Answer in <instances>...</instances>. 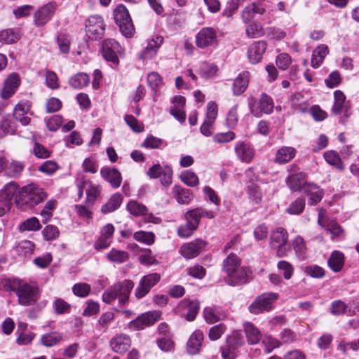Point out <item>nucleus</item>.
Masks as SVG:
<instances>
[{"label": "nucleus", "instance_id": "nucleus-12", "mask_svg": "<svg viewBox=\"0 0 359 359\" xmlns=\"http://www.w3.org/2000/svg\"><path fill=\"white\" fill-rule=\"evenodd\" d=\"M104 20L101 16L91 15L86 22V32L90 38L97 39L104 33Z\"/></svg>", "mask_w": 359, "mask_h": 359}, {"label": "nucleus", "instance_id": "nucleus-36", "mask_svg": "<svg viewBox=\"0 0 359 359\" xmlns=\"http://www.w3.org/2000/svg\"><path fill=\"white\" fill-rule=\"evenodd\" d=\"M328 266L334 272H339L344 264V255L338 250L332 252L327 260Z\"/></svg>", "mask_w": 359, "mask_h": 359}, {"label": "nucleus", "instance_id": "nucleus-21", "mask_svg": "<svg viewBox=\"0 0 359 359\" xmlns=\"http://www.w3.org/2000/svg\"><path fill=\"white\" fill-rule=\"evenodd\" d=\"M20 83V79L17 74H11L4 81V87L1 93L3 99L12 97Z\"/></svg>", "mask_w": 359, "mask_h": 359}, {"label": "nucleus", "instance_id": "nucleus-8", "mask_svg": "<svg viewBox=\"0 0 359 359\" xmlns=\"http://www.w3.org/2000/svg\"><path fill=\"white\" fill-rule=\"evenodd\" d=\"M278 294L274 292L264 293L259 296L249 306V311L253 314L269 311L272 309L273 302L278 299Z\"/></svg>", "mask_w": 359, "mask_h": 359}, {"label": "nucleus", "instance_id": "nucleus-59", "mask_svg": "<svg viewBox=\"0 0 359 359\" xmlns=\"http://www.w3.org/2000/svg\"><path fill=\"white\" fill-rule=\"evenodd\" d=\"M162 172L158 178L161 183L165 187H168L172 182V169L170 166H164Z\"/></svg>", "mask_w": 359, "mask_h": 359}, {"label": "nucleus", "instance_id": "nucleus-4", "mask_svg": "<svg viewBox=\"0 0 359 359\" xmlns=\"http://www.w3.org/2000/svg\"><path fill=\"white\" fill-rule=\"evenodd\" d=\"M287 231L278 227L272 232L270 237V248L276 252V255L278 258L285 257L290 252V245L287 243Z\"/></svg>", "mask_w": 359, "mask_h": 359}, {"label": "nucleus", "instance_id": "nucleus-33", "mask_svg": "<svg viewBox=\"0 0 359 359\" xmlns=\"http://www.w3.org/2000/svg\"><path fill=\"white\" fill-rule=\"evenodd\" d=\"M305 174L303 172H297L291 175L287 180L288 187L291 190L303 192V187L307 184L305 183Z\"/></svg>", "mask_w": 359, "mask_h": 359}, {"label": "nucleus", "instance_id": "nucleus-44", "mask_svg": "<svg viewBox=\"0 0 359 359\" xmlns=\"http://www.w3.org/2000/svg\"><path fill=\"white\" fill-rule=\"evenodd\" d=\"M62 339V335L60 333L53 332L43 334L41 337V341L44 346H52L60 342Z\"/></svg>", "mask_w": 359, "mask_h": 359}, {"label": "nucleus", "instance_id": "nucleus-24", "mask_svg": "<svg viewBox=\"0 0 359 359\" xmlns=\"http://www.w3.org/2000/svg\"><path fill=\"white\" fill-rule=\"evenodd\" d=\"M237 157L243 162L250 163L254 157V150L243 141L238 142L234 148Z\"/></svg>", "mask_w": 359, "mask_h": 359}, {"label": "nucleus", "instance_id": "nucleus-13", "mask_svg": "<svg viewBox=\"0 0 359 359\" xmlns=\"http://www.w3.org/2000/svg\"><path fill=\"white\" fill-rule=\"evenodd\" d=\"M121 53L122 48L116 40L109 39L103 41L102 54L106 60L113 64H118L119 61L118 54Z\"/></svg>", "mask_w": 359, "mask_h": 359}, {"label": "nucleus", "instance_id": "nucleus-56", "mask_svg": "<svg viewBox=\"0 0 359 359\" xmlns=\"http://www.w3.org/2000/svg\"><path fill=\"white\" fill-rule=\"evenodd\" d=\"M56 207V201L51 199L49 200L43 207V210L41 212V215L43 218V222H47L50 217H52L53 214L51 211L54 210Z\"/></svg>", "mask_w": 359, "mask_h": 359}, {"label": "nucleus", "instance_id": "nucleus-50", "mask_svg": "<svg viewBox=\"0 0 359 359\" xmlns=\"http://www.w3.org/2000/svg\"><path fill=\"white\" fill-rule=\"evenodd\" d=\"M17 251L20 255L27 257L32 254L34 244L30 241H22L17 245Z\"/></svg>", "mask_w": 359, "mask_h": 359}, {"label": "nucleus", "instance_id": "nucleus-6", "mask_svg": "<svg viewBox=\"0 0 359 359\" xmlns=\"http://www.w3.org/2000/svg\"><path fill=\"white\" fill-rule=\"evenodd\" d=\"M114 17L121 34L126 38L132 37L135 28L126 7L123 4L117 6L114 11Z\"/></svg>", "mask_w": 359, "mask_h": 359}, {"label": "nucleus", "instance_id": "nucleus-61", "mask_svg": "<svg viewBox=\"0 0 359 359\" xmlns=\"http://www.w3.org/2000/svg\"><path fill=\"white\" fill-rule=\"evenodd\" d=\"M226 331V326L224 324H219L210 329L208 337L211 341L219 339Z\"/></svg>", "mask_w": 359, "mask_h": 359}, {"label": "nucleus", "instance_id": "nucleus-27", "mask_svg": "<svg viewBox=\"0 0 359 359\" xmlns=\"http://www.w3.org/2000/svg\"><path fill=\"white\" fill-rule=\"evenodd\" d=\"M203 340V333L201 330H196L190 336L187 344V351L190 355L198 353Z\"/></svg>", "mask_w": 359, "mask_h": 359}, {"label": "nucleus", "instance_id": "nucleus-39", "mask_svg": "<svg viewBox=\"0 0 359 359\" xmlns=\"http://www.w3.org/2000/svg\"><path fill=\"white\" fill-rule=\"evenodd\" d=\"M90 78L88 74L83 72L78 73L72 76L69 80V84L75 89H80L87 86Z\"/></svg>", "mask_w": 359, "mask_h": 359}, {"label": "nucleus", "instance_id": "nucleus-51", "mask_svg": "<svg viewBox=\"0 0 359 359\" xmlns=\"http://www.w3.org/2000/svg\"><path fill=\"white\" fill-rule=\"evenodd\" d=\"M133 238L138 242L151 245L154 242L155 236L152 232L140 231L135 232L133 235Z\"/></svg>", "mask_w": 359, "mask_h": 359}, {"label": "nucleus", "instance_id": "nucleus-29", "mask_svg": "<svg viewBox=\"0 0 359 359\" xmlns=\"http://www.w3.org/2000/svg\"><path fill=\"white\" fill-rule=\"evenodd\" d=\"M295 155L296 150L294 148L283 146L277 150L274 162L278 164H285L293 159Z\"/></svg>", "mask_w": 359, "mask_h": 359}, {"label": "nucleus", "instance_id": "nucleus-16", "mask_svg": "<svg viewBox=\"0 0 359 359\" xmlns=\"http://www.w3.org/2000/svg\"><path fill=\"white\" fill-rule=\"evenodd\" d=\"M215 216V213L213 211L208 210L203 208H196L187 211L185 213V219L187 222L191 224L196 229L198 228L201 219L203 217H205L209 219H212Z\"/></svg>", "mask_w": 359, "mask_h": 359}, {"label": "nucleus", "instance_id": "nucleus-28", "mask_svg": "<svg viewBox=\"0 0 359 359\" xmlns=\"http://www.w3.org/2000/svg\"><path fill=\"white\" fill-rule=\"evenodd\" d=\"M29 105L27 102L18 103L13 111V116L22 125L27 126L30 122V118L28 116Z\"/></svg>", "mask_w": 359, "mask_h": 359}, {"label": "nucleus", "instance_id": "nucleus-35", "mask_svg": "<svg viewBox=\"0 0 359 359\" xmlns=\"http://www.w3.org/2000/svg\"><path fill=\"white\" fill-rule=\"evenodd\" d=\"M203 316L206 323L214 324L219 320H224L226 315L220 312L217 307H207L203 311Z\"/></svg>", "mask_w": 359, "mask_h": 359}, {"label": "nucleus", "instance_id": "nucleus-18", "mask_svg": "<svg viewBox=\"0 0 359 359\" xmlns=\"http://www.w3.org/2000/svg\"><path fill=\"white\" fill-rule=\"evenodd\" d=\"M114 226L111 224L104 226L100 231V236L94 244L97 250H102L107 248L112 242L114 233Z\"/></svg>", "mask_w": 359, "mask_h": 359}, {"label": "nucleus", "instance_id": "nucleus-63", "mask_svg": "<svg viewBox=\"0 0 359 359\" xmlns=\"http://www.w3.org/2000/svg\"><path fill=\"white\" fill-rule=\"evenodd\" d=\"M42 233L45 240L53 241L58 237L59 230L55 226L48 225L43 229Z\"/></svg>", "mask_w": 359, "mask_h": 359}, {"label": "nucleus", "instance_id": "nucleus-40", "mask_svg": "<svg viewBox=\"0 0 359 359\" xmlns=\"http://www.w3.org/2000/svg\"><path fill=\"white\" fill-rule=\"evenodd\" d=\"M318 222L331 233L333 238L340 237L344 234V230L340 225L334 220L328 221L325 223L319 217Z\"/></svg>", "mask_w": 359, "mask_h": 359}, {"label": "nucleus", "instance_id": "nucleus-15", "mask_svg": "<svg viewBox=\"0 0 359 359\" xmlns=\"http://www.w3.org/2000/svg\"><path fill=\"white\" fill-rule=\"evenodd\" d=\"M259 104V108H257L253 101L249 102L250 112L255 116L259 117L262 116V113L269 114L273 111L274 107L273 101L272 98L266 93H262L260 95Z\"/></svg>", "mask_w": 359, "mask_h": 359}, {"label": "nucleus", "instance_id": "nucleus-48", "mask_svg": "<svg viewBox=\"0 0 359 359\" xmlns=\"http://www.w3.org/2000/svg\"><path fill=\"white\" fill-rule=\"evenodd\" d=\"M40 228L39 221L34 217L26 219L19 225L20 231H37Z\"/></svg>", "mask_w": 359, "mask_h": 359}, {"label": "nucleus", "instance_id": "nucleus-9", "mask_svg": "<svg viewBox=\"0 0 359 359\" xmlns=\"http://www.w3.org/2000/svg\"><path fill=\"white\" fill-rule=\"evenodd\" d=\"M57 5L51 1L41 6L33 15V24L37 27L46 25L54 15Z\"/></svg>", "mask_w": 359, "mask_h": 359}, {"label": "nucleus", "instance_id": "nucleus-34", "mask_svg": "<svg viewBox=\"0 0 359 359\" xmlns=\"http://www.w3.org/2000/svg\"><path fill=\"white\" fill-rule=\"evenodd\" d=\"M172 194L180 204H188L193 199L192 192L189 189H184L179 185L174 186Z\"/></svg>", "mask_w": 359, "mask_h": 359}, {"label": "nucleus", "instance_id": "nucleus-58", "mask_svg": "<svg viewBox=\"0 0 359 359\" xmlns=\"http://www.w3.org/2000/svg\"><path fill=\"white\" fill-rule=\"evenodd\" d=\"M57 43L60 50L62 53H67L69 51L70 40L68 35L60 33L57 36Z\"/></svg>", "mask_w": 359, "mask_h": 359}, {"label": "nucleus", "instance_id": "nucleus-38", "mask_svg": "<svg viewBox=\"0 0 359 359\" xmlns=\"http://www.w3.org/2000/svg\"><path fill=\"white\" fill-rule=\"evenodd\" d=\"M25 165L22 162L12 160L11 162L8 161V164L5 168L4 173L10 177H18L22 172Z\"/></svg>", "mask_w": 359, "mask_h": 359}, {"label": "nucleus", "instance_id": "nucleus-10", "mask_svg": "<svg viewBox=\"0 0 359 359\" xmlns=\"http://www.w3.org/2000/svg\"><path fill=\"white\" fill-rule=\"evenodd\" d=\"M217 42V34L212 27H203L196 35V45L201 49L214 46Z\"/></svg>", "mask_w": 359, "mask_h": 359}, {"label": "nucleus", "instance_id": "nucleus-47", "mask_svg": "<svg viewBox=\"0 0 359 359\" xmlns=\"http://www.w3.org/2000/svg\"><path fill=\"white\" fill-rule=\"evenodd\" d=\"M248 194L250 200L255 203L259 204L262 198V193L259 187L255 184H251L248 187Z\"/></svg>", "mask_w": 359, "mask_h": 359}, {"label": "nucleus", "instance_id": "nucleus-52", "mask_svg": "<svg viewBox=\"0 0 359 359\" xmlns=\"http://www.w3.org/2000/svg\"><path fill=\"white\" fill-rule=\"evenodd\" d=\"M91 290V287L89 284L85 283H79L75 284L72 287L73 293L79 297H86Z\"/></svg>", "mask_w": 359, "mask_h": 359}, {"label": "nucleus", "instance_id": "nucleus-31", "mask_svg": "<svg viewBox=\"0 0 359 359\" xmlns=\"http://www.w3.org/2000/svg\"><path fill=\"white\" fill-rule=\"evenodd\" d=\"M18 185L15 182H9L0 191V203L12 205V201L18 190Z\"/></svg>", "mask_w": 359, "mask_h": 359}, {"label": "nucleus", "instance_id": "nucleus-7", "mask_svg": "<svg viewBox=\"0 0 359 359\" xmlns=\"http://www.w3.org/2000/svg\"><path fill=\"white\" fill-rule=\"evenodd\" d=\"M332 112L334 115H342L339 119V123L341 124H344L351 115L349 102L346 100V96L341 90H336L334 93V104L332 107Z\"/></svg>", "mask_w": 359, "mask_h": 359}, {"label": "nucleus", "instance_id": "nucleus-53", "mask_svg": "<svg viewBox=\"0 0 359 359\" xmlns=\"http://www.w3.org/2000/svg\"><path fill=\"white\" fill-rule=\"evenodd\" d=\"M217 67L214 64L203 62L199 69V74L204 78H210L216 74Z\"/></svg>", "mask_w": 359, "mask_h": 359}, {"label": "nucleus", "instance_id": "nucleus-19", "mask_svg": "<svg viewBox=\"0 0 359 359\" xmlns=\"http://www.w3.org/2000/svg\"><path fill=\"white\" fill-rule=\"evenodd\" d=\"M128 211L133 215L146 216L149 222L158 223L159 219L154 217L151 213H148V208L137 201H130L127 204Z\"/></svg>", "mask_w": 359, "mask_h": 359}, {"label": "nucleus", "instance_id": "nucleus-11", "mask_svg": "<svg viewBox=\"0 0 359 359\" xmlns=\"http://www.w3.org/2000/svg\"><path fill=\"white\" fill-rule=\"evenodd\" d=\"M161 280V275L158 273H152L144 276L138 286L135 290V295L137 299L142 298L148 294L150 290L156 285Z\"/></svg>", "mask_w": 359, "mask_h": 359}, {"label": "nucleus", "instance_id": "nucleus-46", "mask_svg": "<svg viewBox=\"0 0 359 359\" xmlns=\"http://www.w3.org/2000/svg\"><path fill=\"white\" fill-rule=\"evenodd\" d=\"M305 208V201L303 198H298L290 203L286 209V212L290 215H299L303 212Z\"/></svg>", "mask_w": 359, "mask_h": 359}, {"label": "nucleus", "instance_id": "nucleus-32", "mask_svg": "<svg viewBox=\"0 0 359 359\" xmlns=\"http://www.w3.org/2000/svg\"><path fill=\"white\" fill-rule=\"evenodd\" d=\"M244 330L250 344H257L259 342L262 334L259 329L250 322L243 323Z\"/></svg>", "mask_w": 359, "mask_h": 359}, {"label": "nucleus", "instance_id": "nucleus-1", "mask_svg": "<svg viewBox=\"0 0 359 359\" xmlns=\"http://www.w3.org/2000/svg\"><path fill=\"white\" fill-rule=\"evenodd\" d=\"M241 260L235 254L231 253L223 261V271L226 273L225 282L236 286L248 282L251 271L246 267H240Z\"/></svg>", "mask_w": 359, "mask_h": 359}, {"label": "nucleus", "instance_id": "nucleus-30", "mask_svg": "<svg viewBox=\"0 0 359 359\" xmlns=\"http://www.w3.org/2000/svg\"><path fill=\"white\" fill-rule=\"evenodd\" d=\"M162 41L163 39L160 36H156L149 41L147 46L140 55V58L142 60H148L155 56Z\"/></svg>", "mask_w": 359, "mask_h": 359}, {"label": "nucleus", "instance_id": "nucleus-20", "mask_svg": "<svg viewBox=\"0 0 359 359\" xmlns=\"http://www.w3.org/2000/svg\"><path fill=\"white\" fill-rule=\"evenodd\" d=\"M266 48L267 44L264 41H258L252 43L248 50V57L250 62L252 64L259 62Z\"/></svg>", "mask_w": 359, "mask_h": 359}, {"label": "nucleus", "instance_id": "nucleus-54", "mask_svg": "<svg viewBox=\"0 0 359 359\" xmlns=\"http://www.w3.org/2000/svg\"><path fill=\"white\" fill-rule=\"evenodd\" d=\"M277 268L280 271H283V277L286 280H289L293 275L294 268L292 265L285 260H282L278 262Z\"/></svg>", "mask_w": 359, "mask_h": 359}, {"label": "nucleus", "instance_id": "nucleus-41", "mask_svg": "<svg viewBox=\"0 0 359 359\" xmlns=\"http://www.w3.org/2000/svg\"><path fill=\"white\" fill-rule=\"evenodd\" d=\"M123 197L120 194H115L111 196L109 200L102 207L103 213H108L116 210L121 205Z\"/></svg>", "mask_w": 359, "mask_h": 359}, {"label": "nucleus", "instance_id": "nucleus-26", "mask_svg": "<svg viewBox=\"0 0 359 359\" xmlns=\"http://www.w3.org/2000/svg\"><path fill=\"white\" fill-rule=\"evenodd\" d=\"M250 80L249 72L245 71L240 73L235 79L232 90L234 95H240L243 94L247 89Z\"/></svg>", "mask_w": 359, "mask_h": 359}, {"label": "nucleus", "instance_id": "nucleus-17", "mask_svg": "<svg viewBox=\"0 0 359 359\" xmlns=\"http://www.w3.org/2000/svg\"><path fill=\"white\" fill-rule=\"evenodd\" d=\"M206 242L202 239H196L192 242L184 244L180 248V253L186 259L197 257L205 247Z\"/></svg>", "mask_w": 359, "mask_h": 359}, {"label": "nucleus", "instance_id": "nucleus-42", "mask_svg": "<svg viewBox=\"0 0 359 359\" xmlns=\"http://www.w3.org/2000/svg\"><path fill=\"white\" fill-rule=\"evenodd\" d=\"M20 38L19 33L12 29H6L0 32V41L11 44L15 43Z\"/></svg>", "mask_w": 359, "mask_h": 359}, {"label": "nucleus", "instance_id": "nucleus-23", "mask_svg": "<svg viewBox=\"0 0 359 359\" xmlns=\"http://www.w3.org/2000/svg\"><path fill=\"white\" fill-rule=\"evenodd\" d=\"M100 175L102 177L109 182L113 188H118L120 187L122 177L118 170L108 167L102 168L100 170Z\"/></svg>", "mask_w": 359, "mask_h": 359}, {"label": "nucleus", "instance_id": "nucleus-37", "mask_svg": "<svg viewBox=\"0 0 359 359\" xmlns=\"http://www.w3.org/2000/svg\"><path fill=\"white\" fill-rule=\"evenodd\" d=\"M328 53V47L326 45L322 44L316 47L312 54L311 66L313 68L319 67Z\"/></svg>", "mask_w": 359, "mask_h": 359}, {"label": "nucleus", "instance_id": "nucleus-22", "mask_svg": "<svg viewBox=\"0 0 359 359\" xmlns=\"http://www.w3.org/2000/svg\"><path fill=\"white\" fill-rule=\"evenodd\" d=\"M130 346V338L125 334H116L110 341V346L112 350L120 354L126 353Z\"/></svg>", "mask_w": 359, "mask_h": 359}, {"label": "nucleus", "instance_id": "nucleus-49", "mask_svg": "<svg viewBox=\"0 0 359 359\" xmlns=\"http://www.w3.org/2000/svg\"><path fill=\"white\" fill-rule=\"evenodd\" d=\"M181 180L189 187H195L199 183L197 175L191 170H184L180 175Z\"/></svg>", "mask_w": 359, "mask_h": 359}, {"label": "nucleus", "instance_id": "nucleus-60", "mask_svg": "<svg viewBox=\"0 0 359 359\" xmlns=\"http://www.w3.org/2000/svg\"><path fill=\"white\" fill-rule=\"evenodd\" d=\"M293 249L299 257H304L306 248L304 239L301 236H297L292 242Z\"/></svg>", "mask_w": 359, "mask_h": 359}, {"label": "nucleus", "instance_id": "nucleus-43", "mask_svg": "<svg viewBox=\"0 0 359 359\" xmlns=\"http://www.w3.org/2000/svg\"><path fill=\"white\" fill-rule=\"evenodd\" d=\"M324 158L330 165L336 167L339 170H343L344 165L339 155L334 151H327L324 154Z\"/></svg>", "mask_w": 359, "mask_h": 359}, {"label": "nucleus", "instance_id": "nucleus-14", "mask_svg": "<svg viewBox=\"0 0 359 359\" xmlns=\"http://www.w3.org/2000/svg\"><path fill=\"white\" fill-rule=\"evenodd\" d=\"M161 316L159 311H149L138 316L136 319L130 323V326L136 330H142L145 327L154 325L158 321Z\"/></svg>", "mask_w": 359, "mask_h": 359}, {"label": "nucleus", "instance_id": "nucleus-64", "mask_svg": "<svg viewBox=\"0 0 359 359\" xmlns=\"http://www.w3.org/2000/svg\"><path fill=\"white\" fill-rule=\"evenodd\" d=\"M46 126L50 131H56L62 123V118L59 115L50 116L46 121Z\"/></svg>", "mask_w": 359, "mask_h": 359}, {"label": "nucleus", "instance_id": "nucleus-62", "mask_svg": "<svg viewBox=\"0 0 359 359\" xmlns=\"http://www.w3.org/2000/svg\"><path fill=\"white\" fill-rule=\"evenodd\" d=\"M245 32L249 38L260 36L262 34V26L258 22H254L246 27Z\"/></svg>", "mask_w": 359, "mask_h": 359}, {"label": "nucleus", "instance_id": "nucleus-45", "mask_svg": "<svg viewBox=\"0 0 359 359\" xmlns=\"http://www.w3.org/2000/svg\"><path fill=\"white\" fill-rule=\"evenodd\" d=\"M107 257L111 262L116 263H123L128 260V253L125 251L118 250L113 248L107 254Z\"/></svg>", "mask_w": 359, "mask_h": 359}, {"label": "nucleus", "instance_id": "nucleus-57", "mask_svg": "<svg viewBox=\"0 0 359 359\" xmlns=\"http://www.w3.org/2000/svg\"><path fill=\"white\" fill-rule=\"evenodd\" d=\"M235 133L232 131H229L226 133H219L215 134L213 136L212 140L216 143L225 144L232 141L235 139Z\"/></svg>", "mask_w": 359, "mask_h": 359}, {"label": "nucleus", "instance_id": "nucleus-25", "mask_svg": "<svg viewBox=\"0 0 359 359\" xmlns=\"http://www.w3.org/2000/svg\"><path fill=\"white\" fill-rule=\"evenodd\" d=\"M303 193L309 197V204L315 205L320 202L323 196V191L319 187L307 184L303 187Z\"/></svg>", "mask_w": 359, "mask_h": 359}, {"label": "nucleus", "instance_id": "nucleus-2", "mask_svg": "<svg viewBox=\"0 0 359 359\" xmlns=\"http://www.w3.org/2000/svg\"><path fill=\"white\" fill-rule=\"evenodd\" d=\"M133 287L134 283L130 280L117 282L104 292L102 301L107 304H110L114 300L118 299L119 304L123 306L128 302Z\"/></svg>", "mask_w": 359, "mask_h": 359}, {"label": "nucleus", "instance_id": "nucleus-5", "mask_svg": "<svg viewBox=\"0 0 359 359\" xmlns=\"http://www.w3.org/2000/svg\"><path fill=\"white\" fill-rule=\"evenodd\" d=\"M16 295L20 305L28 306L38 301L40 290L36 283H28L21 280Z\"/></svg>", "mask_w": 359, "mask_h": 359}, {"label": "nucleus", "instance_id": "nucleus-55", "mask_svg": "<svg viewBox=\"0 0 359 359\" xmlns=\"http://www.w3.org/2000/svg\"><path fill=\"white\" fill-rule=\"evenodd\" d=\"M59 165L54 161H46L43 162L39 167V170L47 175H53L57 169Z\"/></svg>", "mask_w": 359, "mask_h": 359}, {"label": "nucleus", "instance_id": "nucleus-3", "mask_svg": "<svg viewBox=\"0 0 359 359\" xmlns=\"http://www.w3.org/2000/svg\"><path fill=\"white\" fill-rule=\"evenodd\" d=\"M46 197L43 189L35 184H29L22 187L19 198H15V202L32 208Z\"/></svg>", "mask_w": 359, "mask_h": 359}]
</instances>
